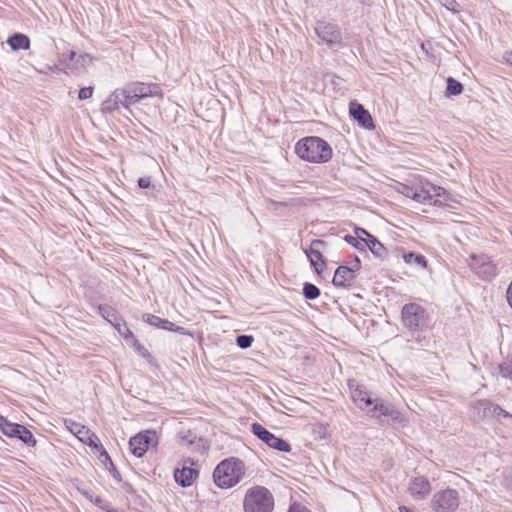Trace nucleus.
<instances>
[{
	"label": "nucleus",
	"mask_w": 512,
	"mask_h": 512,
	"mask_svg": "<svg viewBox=\"0 0 512 512\" xmlns=\"http://www.w3.org/2000/svg\"><path fill=\"white\" fill-rule=\"evenodd\" d=\"M93 91H94V87H92V86L83 87L79 90L78 98L80 100H87L92 97Z\"/></svg>",
	"instance_id": "obj_38"
},
{
	"label": "nucleus",
	"mask_w": 512,
	"mask_h": 512,
	"mask_svg": "<svg viewBox=\"0 0 512 512\" xmlns=\"http://www.w3.org/2000/svg\"><path fill=\"white\" fill-rule=\"evenodd\" d=\"M84 495L89 498L92 502H94V504L106 511V512H119L116 508H114L111 504V502H109L108 500L104 499V498H101V497H96L95 499H92L91 496L88 495V493H84Z\"/></svg>",
	"instance_id": "obj_30"
},
{
	"label": "nucleus",
	"mask_w": 512,
	"mask_h": 512,
	"mask_svg": "<svg viewBox=\"0 0 512 512\" xmlns=\"http://www.w3.org/2000/svg\"><path fill=\"white\" fill-rule=\"evenodd\" d=\"M274 505L272 492L260 485L249 488L243 499L244 512H272Z\"/></svg>",
	"instance_id": "obj_3"
},
{
	"label": "nucleus",
	"mask_w": 512,
	"mask_h": 512,
	"mask_svg": "<svg viewBox=\"0 0 512 512\" xmlns=\"http://www.w3.org/2000/svg\"><path fill=\"white\" fill-rule=\"evenodd\" d=\"M503 59H504L506 64L512 66V50L505 52L503 54Z\"/></svg>",
	"instance_id": "obj_47"
},
{
	"label": "nucleus",
	"mask_w": 512,
	"mask_h": 512,
	"mask_svg": "<svg viewBox=\"0 0 512 512\" xmlns=\"http://www.w3.org/2000/svg\"><path fill=\"white\" fill-rule=\"evenodd\" d=\"M404 260L406 263L415 264L419 267L424 268L427 266V260L421 254H416V253L410 252V253L404 255Z\"/></svg>",
	"instance_id": "obj_31"
},
{
	"label": "nucleus",
	"mask_w": 512,
	"mask_h": 512,
	"mask_svg": "<svg viewBox=\"0 0 512 512\" xmlns=\"http://www.w3.org/2000/svg\"><path fill=\"white\" fill-rule=\"evenodd\" d=\"M352 399L361 410L366 411L367 409H369V407L373 404V401L375 400L371 397V394L363 386H357L352 391Z\"/></svg>",
	"instance_id": "obj_23"
},
{
	"label": "nucleus",
	"mask_w": 512,
	"mask_h": 512,
	"mask_svg": "<svg viewBox=\"0 0 512 512\" xmlns=\"http://www.w3.org/2000/svg\"><path fill=\"white\" fill-rule=\"evenodd\" d=\"M355 248L360 250V251H365L366 250L365 243L363 241H361L360 239H359V243H356Z\"/></svg>",
	"instance_id": "obj_50"
},
{
	"label": "nucleus",
	"mask_w": 512,
	"mask_h": 512,
	"mask_svg": "<svg viewBox=\"0 0 512 512\" xmlns=\"http://www.w3.org/2000/svg\"><path fill=\"white\" fill-rule=\"evenodd\" d=\"M94 451V453L98 454V458L99 460L107 466V464H109L110 466H113V462L111 460V457L110 455L108 454V452L106 451V449L104 448V446L99 443L96 447H94L92 449Z\"/></svg>",
	"instance_id": "obj_33"
},
{
	"label": "nucleus",
	"mask_w": 512,
	"mask_h": 512,
	"mask_svg": "<svg viewBox=\"0 0 512 512\" xmlns=\"http://www.w3.org/2000/svg\"><path fill=\"white\" fill-rule=\"evenodd\" d=\"M459 504V492L452 488L437 491L431 499V508L434 512H455Z\"/></svg>",
	"instance_id": "obj_8"
},
{
	"label": "nucleus",
	"mask_w": 512,
	"mask_h": 512,
	"mask_svg": "<svg viewBox=\"0 0 512 512\" xmlns=\"http://www.w3.org/2000/svg\"><path fill=\"white\" fill-rule=\"evenodd\" d=\"M139 101L137 94L132 92L129 84H126L124 87L118 88L112 92L109 98L104 102V109L110 112L119 110L120 106L129 109L131 105Z\"/></svg>",
	"instance_id": "obj_9"
},
{
	"label": "nucleus",
	"mask_w": 512,
	"mask_h": 512,
	"mask_svg": "<svg viewBox=\"0 0 512 512\" xmlns=\"http://www.w3.org/2000/svg\"><path fill=\"white\" fill-rule=\"evenodd\" d=\"M492 413H493V417H500V416L509 417L510 416V414L507 411H505L499 405H496V404L493 405Z\"/></svg>",
	"instance_id": "obj_40"
},
{
	"label": "nucleus",
	"mask_w": 512,
	"mask_h": 512,
	"mask_svg": "<svg viewBox=\"0 0 512 512\" xmlns=\"http://www.w3.org/2000/svg\"><path fill=\"white\" fill-rule=\"evenodd\" d=\"M431 492V484L424 476L411 478L408 486V493L415 500H424Z\"/></svg>",
	"instance_id": "obj_16"
},
{
	"label": "nucleus",
	"mask_w": 512,
	"mask_h": 512,
	"mask_svg": "<svg viewBox=\"0 0 512 512\" xmlns=\"http://www.w3.org/2000/svg\"><path fill=\"white\" fill-rule=\"evenodd\" d=\"M506 299H507L508 305L512 309V281H511V283L509 284V286L507 288Z\"/></svg>",
	"instance_id": "obj_44"
},
{
	"label": "nucleus",
	"mask_w": 512,
	"mask_h": 512,
	"mask_svg": "<svg viewBox=\"0 0 512 512\" xmlns=\"http://www.w3.org/2000/svg\"><path fill=\"white\" fill-rule=\"evenodd\" d=\"M198 476V471L191 467L183 466L174 471V479L182 487H189Z\"/></svg>",
	"instance_id": "obj_22"
},
{
	"label": "nucleus",
	"mask_w": 512,
	"mask_h": 512,
	"mask_svg": "<svg viewBox=\"0 0 512 512\" xmlns=\"http://www.w3.org/2000/svg\"><path fill=\"white\" fill-rule=\"evenodd\" d=\"M367 414L376 418L381 425L398 424L405 426L407 423V419L393 404L379 398L373 401V404L367 409Z\"/></svg>",
	"instance_id": "obj_5"
},
{
	"label": "nucleus",
	"mask_w": 512,
	"mask_h": 512,
	"mask_svg": "<svg viewBox=\"0 0 512 512\" xmlns=\"http://www.w3.org/2000/svg\"><path fill=\"white\" fill-rule=\"evenodd\" d=\"M60 62L70 70L84 68L92 62V57L87 54H77L75 51L62 53Z\"/></svg>",
	"instance_id": "obj_17"
},
{
	"label": "nucleus",
	"mask_w": 512,
	"mask_h": 512,
	"mask_svg": "<svg viewBox=\"0 0 512 512\" xmlns=\"http://www.w3.org/2000/svg\"><path fill=\"white\" fill-rule=\"evenodd\" d=\"M67 427L82 443L88 445L91 449L100 443L98 436L84 425L70 421V425Z\"/></svg>",
	"instance_id": "obj_18"
},
{
	"label": "nucleus",
	"mask_w": 512,
	"mask_h": 512,
	"mask_svg": "<svg viewBox=\"0 0 512 512\" xmlns=\"http://www.w3.org/2000/svg\"><path fill=\"white\" fill-rule=\"evenodd\" d=\"M367 414L376 418L381 425L398 424L405 426L407 423V419L393 404L379 398L373 401V404L367 409Z\"/></svg>",
	"instance_id": "obj_6"
},
{
	"label": "nucleus",
	"mask_w": 512,
	"mask_h": 512,
	"mask_svg": "<svg viewBox=\"0 0 512 512\" xmlns=\"http://www.w3.org/2000/svg\"><path fill=\"white\" fill-rule=\"evenodd\" d=\"M349 113L362 127L366 129L374 128L373 119L363 105L357 102H351L349 105Z\"/></svg>",
	"instance_id": "obj_21"
},
{
	"label": "nucleus",
	"mask_w": 512,
	"mask_h": 512,
	"mask_svg": "<svg viewBox=\"0 0 512 512\" xmlns=\"http://www.w3.org/2000/svg\"><path fill=\"white\" fill-rule=\"evenodd\" d=\"M155 438V432L146 431L145 433H138L129 441L131 453L138 458L142 457L155 441Z\"/></svg>",
	"instance_id": "obj_14"
},
{
	"label": "nucleus",
	"mask_w": 512,
	"mask_h": 512,
	"mask_svg": "<svg viewBox=\"0 0 512 512\" xmlns=\"http://www.w3.org/2000/svg\"><path fill=\"white\" fill-rule=\"evenodd\" d=\"M401 319L410 332H423L430 327L427 310L418 303H407L402 307Z\"/></svg>",
	"instance_id": "obj_4"
},
{
	"label": "nucleus",
	"mask_w": 512,
	"mask_h": 512,
	"mask_svg": "<svg viewBox=\"0 0 512 512\" xmlns=\"http://www.w3.org/2000/svg\"><path fill=\"white\" fill-rule=\"evenodd\" d=\"M470 269L483 281L490 282L498 275V266L485 254H471L468 259Z\"/></svg>",
	"instance_id": "obj_7"
},
{
	"label": "nucleus",
	"mask_w": 512,
	"mask_h": 512,
	"mask_svg": "<svg viewBox=\"0 0 512 512\" xmlns=\"http://www.w3.org/2000/svg\"><path fill=\"white\" fill-rule=\"evenodd\" d=\"M169 331H174V332H177V333L182 334V335H187V334H189V333L187 332V330H186L184 327H182V326H177V325H175L174 323H173V328H172V329H170Z\"/></svg>",
	"instance_id": "obj_46"
},
{
	"label": "nucleus",
	"mask_w": 512,
	"mask_h": 512,
	"mask_svg": "<svg viewBox=\"0 0 512 512\" xmlns=\"http://www.w3.org/2000/svg\"><path fill=\"white\" fill-rule=\"evenodd\" d=\"M245 475V465L237 458L221 461L213 471L214 483L222 489H228L238 484Z\"/></svg>",
	"instance_id": "obj_2"
},
{
	"label": "nucleus",
	"mask_w": 512,
	"mask_h": 512,
	"mask_svg": "<svg viewBox=\"0 0 512 512\" xmlns=\"http://www.w3.org/2000/svg\"><path fill=\"white\" fill-rule=\"evenodd\" d=\"M142 318H143V321L148 323L149 325L163 329V330L168 331L173 328V322H171L167 319L160 318L153 314L145 313V314H143Z\"/></svg>",
	"instance_id": "obj_26"
},
{
	"label": "nucleus",
	"mask_w": 512,
	"mask_h": 512,
	"mask_svg": "<svg viewBox=\"0 0 512 512\" xmlns=\"http://www.w3.org/2000/svg\"><path fill=\"white\" fill-rule=\"evenodd\" d=\"M99 311L103 318L107 320L113 327L122 320L119 313L109 305H100Z\"/></svg>",
	"instance_id": "obj_28"
},
{
	"label": "nucleus",
	"mask_w": 512,
	"mask_h": 512,
	"mask_svg": "<svg viewBox=\"0 0 512 512\" xmlns=\"http://www.w3.org/2000/svg\"><path fill=\"white\" fill-rule=\"evenodd\" d=\"M355 235L357 236L358 239H360L361 241H365L367 238H369V236H371L372 234H370L366 229L364 228H355Z\"/></svg>",
	"instance_id": "obj_39"
},
{
	"label": "nucleus",
	"mask_w": 512,
	"mask_h": 512,
	"mask_svg": "<svg viewBox=\"0 0 512 512\" xmlns=\"http://www.w3.org/2000/svg\"><path fill=\"white\" fill-rule=\"evenodd\" d=\"M133 342H134V347L138 350V352L141 353L143 356H145V354L147 353V350L139 343V341L136 338L133 339Z\"/></svg>",
	"instance_id": "obj_45"
},
{
	"label": "nucleus",
	"mask_w": 512,
	"mask_h": 512,
	"mask_svg": "<svg viewBox=\"0 0 512 512\" xmlns=\"http://www.w3.org/2000/svg\"><path fill=\"white\" fill-rule=\"evenodd\" d=\"M355 278V269L341 265L336 269L332 283L337 288H349L352 286Z\"/></svg>",
	"instance_id": "obj_19"
},
{
	"label": "nucleus",
	"mask_w": 512,
	"mask_h": 512,
	"mask_svg": "<svg viewBox=\"0 0 512 512\" xmlns=\"http://www.w3.org/2000/svg\"><path fill=\"white\" fill-rule=\"evenodd\" d=\"M132 92L137 94L139 100L147 97L162 96V89L156 83L131 82L128 83Z\"/></svg>",
	"instance_id": "obj_20"
},
{
	"label": "nucleus",
	"mask_w": 512,
	"mask_h": 512,
	"mask_svg": "<svg viewBox=\"0 0 512 512\" xmlns=\"http://www.w3.org/2000/svg\"><path fill=\"white\" fill-rule=\"evenodd\" d=\"M288 512H308V510L298 503H293L290 505Z\"/></svg>",
	"instance_id": "obj_42"
},
{
	"label": "nucleus",
	"mask_w": 512,
	"mask_h": 512,
	"mask_svg": "<svg viewBox=\"0 0 512 512\" xmlns=\"http://www.w3.org/2000/svg\"><path fill=\"white\" fill-rule=\"evenodd\" d=\"M415 198L414 201L424 204L437 205L438 198L445 199L446 190L440 186H436L427 180L419 179L415 182Z\"/></svg>",
	"instance_id": "obj_10"
},
{
	"label": "nucleus",
	"mask_w": 512,
	"mask_h": 512,
	"mask_svg": "<svg viewBox=\"0 0 512 512\" xmlns=\"http://www.w3.org/2000/svg\"><path fill=\"white\" fill-rule=\"evenodd\" d=\"M295 153L304 161L325 163L332 158V148L324 139L309 136L300 139L295 145Z\"/></svg>",
	"instance_id": "obj_1"
},
{
	"label": "nucleus",
	"mask_w": 512,
	"mask_h": 512,
	"mask_svg": "<svg viewBox=\"0 0 512 512\" xmlns=\"http://www.w3.org/2000/svg\"><path fill=\"white\" fill-rule=\"evenodd\" d=\"M399 510H400V512H413V511L409 510V509H408L407 507H405V506H401V507L399 508Z\"/></svg>",
	"instance_id": "obj_51"
},
{
	"label": "nucleus",
	"mask_w": 512,
	"mask_h": 512,
	"mask_svg": "<svg viewBox=\"0 0 512 512\" xmlns=\"http://www.w3.org/2000/svg\"><path fill=\"white\" fill-rule=\"evenodd\" d=\"M494 403L489 400H479L474 404V410L479 418L493 417L492 408Z\"/></svg>",
	"instance_id": "obj_27"
},
{
	"label": "nucleus",
	"mask_w": 512,
	"mask_h": 512,
	"mask_svg": "<svg viewBox=\"0 0 512 512\" xmlns=\"http://www.w3.org/2000/svg\"><path fill=\"white\" fill-rule=\"evenodd\" d=\"M361 267V262L358 257H355L354 264L350 267L351 269H355V272H357Z\"/></svg>",
	"instance_id": "obj_49"
},
{
	"label": "nucleus",
	"mask_w": 512,
	"mask_h": 512,
	"mask_svg": "<svg viewBox=\"0 0 512 512\" xmlns=\"http://www.w3.org/2000/svg\"><path fill=\"white\" fill-rule=\"evenodd\" d=\"M364 243L376 257L383 259L387 256L386 248L374 235L369 236Z\"/></svg>",
	"instance_id": "obj_25"
},
{
	"label": "nucleus",
	"mask_w": 512,
	"mask_h": 512,
	"mask_svg": "<svg viewBox=\"0 0 512 512\" xmlns=\"http://www.w3.org/2000/svg\"><path fill=\"white\" fill-rule=\"evenodd\" d=\"M327 246V243L321 239H315L311 242L308 250L305 251L311 266L317 274H321L325 266V260L321 250Z\"/></svg>",
	"instance_id": "obj_15"
},
{
	"label": "nucleus",
	"mask_w": 512,
	"mask_h": 512,
	"mask_svg": "<svg viewBox=\"0 0 512 512\" xmlns=\"http://www.w3.org/2000/svg\"><path fill=\"white\" fill-rule=\"evenodd\" d=\"M8 45L10 48L14 51L23 49H29L30 47V39L28 36L22 34V33H15L12 36H10L7 40Z\"/></svg>",
	"instance_id": "obj_24"
},
{
	"label": "nucleus",
	"mask_w": 512,
	"mask_h": 512,
	"mask_svg": "<svg viewBox=\"0 0 512 512\" xmlns=\"http://www.w3.org/2000/svg\"><path fill=\"white\" fill-rule=\"evenodd\" d=\"M111 469H110V472H111V475L114 479H116L117 481H121V476H120V473L119 471L115 468V466H110Z\"/></svg>",
	"instance_id": "obj_48"
},
{
	"label": "nucleus",
	"mask_w": 512,
	"mask_h": 512,
	"mask_svg": "<svg viewBox=\"0 0 512 512\" xmlns=\"http://www.w3.org/2000/svg\"><path fill=\"white\" fill-rule=\"evenodd\" d=\"M0 431L7 437L21 440L27 446L36 445V439L30 430L21 424L10 422L4 416H0Z\"/></svg>",
	"instance_id": "obj_11"
},
{
	"label": "nucleus",
	"mask_w": 512,
	"mask_h": 512,
	"mask_svg": "<svg viewBox=\"0 0 512 512\" xmlns=\"http://www.w3.org/2000/svg\"><path fill=\"white\" fill-rule=\"evenodd\" d=\"M303 295L307 300H314L320 296V289L309 282L303 285Z\"/></svg>",
	"instance_id": "obj_32"
},
{
	"label": "nucleus",
	"mask_w": 512,
	"mask_h": 512,
	"mask_svg": "<svg viewBox=\"0 0 512 512\" xmlns=\"http://www.w3.org/2000/svg\"><path fill=\"white\" fill-rule=\"evenodd\" d=\"M447 87H446V96H458L463 91V85L458 80L454 79L453 77H448L447 80Z\"/></svg>",
	"instance_id": "obj_29"
},
{
	"label": "nucleus",
	"mask_w": 512,
	"mask_h": 512,
	"mask_svg": "<svg viewBox=\"0 0 512 512\" xmlns=\"http://www.w3.org/2000/svg\"><path fill=\"white\" fill-rule=\"evenodd\" d=\"M138 183V186L141 188V189H147V188H150L152 186V183H151V178L149 176H146V177H140L137 181Z\"/></svg>",
	"instance_id": "obj_41"
},
{
	"label": "nucleus",
	"mask_w": 512,
	"mask_h": 512,
	"mask_svg": "<svg viewBox=\"0 0 512 512\" xmlns=\"http://www.w3.org/2000/svg\"><path fill=\"white\" fill-rule=\"evenodd\" d=\"M251 431L258 439L263 441L270 448L276 449L281 452L291 451V445L287 441L277 437L261 424L253 423L251 425Z\"/></svg>",
	"instance_id": "obj_12"
},
{
	"label": "nucleus",
	"mask_w": 512,
	"mask_h": 512,
	"mask_svg": "<svg viewBox=\"0 0 512 512\" xmlns=\"http://www.w3.org/2000/svg\"><path fill=\"white\" fill-rule=\"evenodd\" d=\"M398 191L406 197H409L414 200L415 198V182L412 184H400Z\"/></svg>",
	"instance_id": "obj_37"
},
{
	"label": "nucleus",
	"mask_w": 512,
	"mask_h": 512,
	"mask_svg": "<svg viewBox=\"0 0 512 512\" xmlns=\"http://www.w3.org/2000/svg\"><path fill=\"white\" fill-rule=\"evenodd\" d=\"M499 373L503 378L512 379V361L506 360L499 364Z\"/></svg>",
	"instance_id": "obj_35"
},
{
	"label": "nucleus",
	"mask_w": 512,
	"mask_h": 512,
	"mask_svg": "<svg viewBox=\"0 0 512 512\" xmlns=\"http://www.w3.org/2000/svg\"><path fill=\"white\" fill-rule=\"evenodd\" d=\"M315 34L320 39L321 43H325L328 46L340 44L342 40L341 31L338 25L325 22L317 21L314 27Z\"/></svg>",
	"instance_id": "obj_13"
},
{
	"label": "nucleus",
	"mask_w": 512,
	"mask_h": 512,
	"mask_svg": "<svg viewBox=\"0 0 512 512\" xmlns=\"http://www.w3.org/2000/svg\"><path fill=\"white\" fill-rule=\"evenodd\" d=\"M114 328L126 340H128V339L133 340L135 338L133 332L128 328L127 324L125 323V321L123 319L120 322H117V324L114 326Z\"/></svg>",
	"instance_id": "obj_34"
},
{
	"label": "nucleus",
	"mask_w": 512,
	"mask_h": 512,
	"mask_svg": "<svg viewBox=\"0 0 512 512\" xmlns=\"http://www.w3.org/2000/svg\"><path fill=\"white\" fill-rule=\"evenodd\" d=\"M254 341L253 336L251 335H238L236 338V344L241 349H247L251 347L252 343Z\"/></svg>",
	"instance_id": "obj_36"
},
{
	"label": "nucleus",
	"mask_w": 512,
	"mask_h": 512,
	"mask_svg": "<svg viewBox=\"0 0 512 512\" xmlns=\"http://www.w3.org/2000/svg\"><path fill=\"white\" fill-rule=\"evenodd\" d=\"M344 240H345V242H347L348 244H350L353 247L356 246V243H359V239L357 238V236H353V235H349V234L344 236Z\"/></svg>",
	"instance_id": "obj_43"
}]
</instances>
